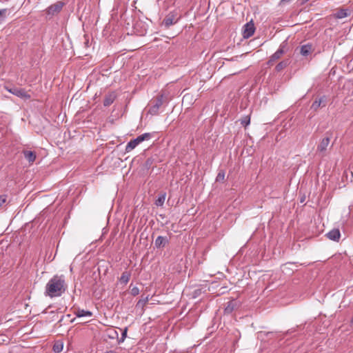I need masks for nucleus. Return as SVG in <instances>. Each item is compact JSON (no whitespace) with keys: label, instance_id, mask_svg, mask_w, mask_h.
Instances as JSON below:
<instances>
[{"label":"nucleus","instance_id":"f257e3e1","mask_svg":"<svg viewBox=\"0 0 353 353\" xmlns=\"http://www.w3.org/2000/svg\"><path fill=\"white\" fill-rule=\"evenodd\" d=\"M67 284L63 275H54L46 285L45 295L50 298L59 297L66 290Z\"/></svg>","mask_w":353,"mask_h":353},{"label":"nucleus","instance_id":"f03ea898","mask_svg":"<svg viewBox=\"0 0 353 353\" xmlns=\"http://www.w3.org/2000/svg\"><path fill=\"white\" fill-rule=\"evenodd\" d=\"M181 18V14L178 10H174L170 12L165 17L162 22V26L168 28L170 26L176 23Z\"/></svg>","mask_w":353,"mask_h":353},{"label":"nucleus","instance_id":"7ed1b4c3","mask_svg":"<svg viewBox=\"0 0 353 353\" xmlns=\"http://www.w3.org/2000/svg\"><path fill=\"white\" fill-rule=\"evenodd\" d=\"M64 3L62 1H57L50 6L46 10V17L52 19L54 16L58 14L62 10Z\"/></svg>","mask_w":353,"mask_h":353},{"label":"nucleus","instance_id":"20e7f679","mask_svg":"<svg viewBox=\"0 0 353 353\" xmlns=\"http://www.w3.org/2000/svg\"><path fill=\"white\" fill-rule=\"evenodd\" d=\"M166 98L167 97L165 92H163L157 97L154 103L150 108L149 112L151 114H157L159 112V108L163 104L165 100L168 99Z\"/></svg>","mask_w":353,"mask_h":353},{"label":"nucleus","instance_id":"39448f33","mask_svg":"<svg viewBox=\"0 0 353 353\" xmlns=\"http://www.w3.org/2000/svg\"><path fill=\"white\" fill-rule=\"evenodd\" d=\"M6 90L10 93L21 98L23 99H30L31 98L30 94H29L26 90L23 88H20L17 87H5Z\"/></svg>","mask_w":353,"mask_h":353},{"label":"nucleus","instance_id":"423d86ee","mask_svg":"<svg viewBox=\"0 0 353 353\" xmlns=\"http://www.w3.org/2000/svg\"><path fill=\"white\" fill-rule=\"evenodd\" d=\"M330 142V139L329 137L323 138L317 145L316 152L319 153L321 156H324L325 152L329 147Z\"/></svg>","mask_w":353,"mask_h":353},{"label":"nucleus","instance_id":"0eeeda50","mask_svg":"<svg viewBox=\"0 0 353 353\" xmlns=\"http://www.w3.org/2000/svg\"><path fill=\"white\" fill-rule=\"evenodd\" d=\"M327 97L323 95L319 99L314 100L311 105V109H312L314 111H316L320 107H325L327 104Z\"/></svg>","mask_w":353,"mask_h":353},{"label":"nucleus","instance_id":"6e6552de","mask_svg":"<svg viewBox=\"0 0 353 353\" xmlns=\"http://www.w3.org/2000/svg\"><path fill=\"white\" fill-rule=\"evenodd\" d=\"M314 50V47L312 43H307L300 47V54L303 57H307Z\"/></svg>","mask_w":353,"mask_h":353},{"label":"nucleus","instance_id":"1a4fd4ad","mask_svg":"<svg viewBox=\"0 0 353 353\" xmlns=\"http://www.w3.org/2000/svg\"><path fill=\"white\" fill-rule=\"evenodd\" d=\"M254 30L255 29L253 23H247L246 24H245L243 30V37L249 38L251 36H252L254 32Z\"/></svg>","mask_w":353,"mask_h":353},{"label":"nucleus","instance_id":"9d476101","mask_svg":"<svg viewBox=\"0 0 353 353\" xmlns=\"http://www.w3.org/2000/svg\"><path fill=\"white\" fill-rule=\"evenodd\" d=\"M168 243L169 240L166 236H159L154 241V245L157 248H163Z\"/></svg>","mask_w":353,"mask_h":353},{"label":"nucleus","instance_id":"9b49d317","mask_svg":"<svg viewBox=\"0 0 353 353\" xmlns=\"http://www.w3.org/2000/svg\"><path fill=\"white\" fill-rule=\"evenodd\" d=\"M326 236L329 239L338 242L341 237V233L339 229H333L327 233Z\"/></svg>","mask_w":353,"mask_h":353},{"label":"nucleus","instance_id":"f8f14e48","mask_svg":"<svg viewBox=\"0 0 353 353\" xmlns=\"http://www.w3.org/2000/svg\"><path fill=\"white\" fill-rule=\"evenodd\" d=\"M74 314L77 317H91L92 312L89 310H85L83 309L77 308L74 310Z\"/></svg>","mask_w":353,"mask_h":353},{"label":"nucleus","instance_id":"ddd939ff","mask_svg":"<svg viewBox=\"0 0 353 353\" xmlns=\"http://www.w3.org/2000/svg\"><path fill=\"white\" fill-rule=\"evenodd\" d=\"M284 53V51L282 48H279L270 58L268 61V64H272L274 61L281 58V57Z\"/></svg>","mask_w":353,"mask_h":353},{"label":"nucleus","instance_id":"4468645a","mask_svg":"<svg viewBox=\"0 0 353 353\" xmlns=\"http://www.w3.org/2000/svg\"><path fill=\"white\" fill-rule=\"evenodd\" d=\"M139 143H140V141L137 138L131 140L130 141H129L127 143V145L125 146V152H130L133 149H134Z\"/></svg>","mask_w":353,"mask_h":353},{"label":"nucleus","instance_id":"2eb2a0df","mask_svg":"<svg viewBox=\"0 0 353 353\" xmlns=\"http://www.w3.org/2000/svg\"><path fill=\"white\" fill-rule=\"evenodd\" d=\"M115 98H116V95L114 92L109 93L108 94L105 95L104 100H103V105L104 106L110 105L114 102Z\"/></svg>","mask_w":353,"mask_h":353},{"label":"nucleus","instance_id":"dca6fc26","mask_svg":"<svg viewBox=\"0 0 353 353\" xmlns=\"http://www.w3.org/2000/svg\"><path fill=\"white\" fill-rule=\"evenodd\" d=\"M24 157L29 163H33L36 159V153L32 151H23Z\"/></svg>","mask_w":353,"mask_h":353},{"label":"nucleus","instance_id":"f3484780","mask_svg":"<svg viewBox=\"0 0 353 353\" xmlns=\"http://www.w3.org/2000/svg\"><path fill=\"white\" fill-rule=\"evenodd\" d=\"M350 13L351 12L348 9H341L334 14V16L337 19H343L350 16Z\"/></svg>","mask_w":353,"mask_h":353},{"label":"nucleus","instance_id":"a211bd4d","mask_svg":"<svg viewBox=\"0 0 353 353\" xmlns=\"http://www.w3.org/2000/svg\"><path fill=\"white\" fill-rule=\"evenodd\" d=\"M154 135V133L152 132V133H150V132H146V133H143L139 136H138L137 137V139L140 141V143L144 141H148L150 139H151Z\"/></svg>","mask_w":353,"mask_h":353},{"label":"nucleus","instance_id":"6ab92c4d","mask_svg":"<svg viewBox=\"0 0 353 353\" xmlns=\"http://www.w3.org/2000/svg\"><path fill=\"white\" fill-rule=\"evenodd\" d=\"M131 276V273L128 271H125L122 273L121 277L119 278V281L121 283L127 284L130 281Z\"/></svg>","mask_w":353,"mask_h":353},{"label":"nucleus","instance_id":"aec40b11","mask_svg":"<svg viewBox=\"0 0 353 353\" xmlns=\"http://www.w3.org/2000/svg\"><path fill=\"white\" fill-rule=\"evenodd\" d=\"M236 306L237 303L235 301H229L225 308V313H231L236 307Z\"/></svg>","mask_w":353,"mask_h":353},{"label":"nucleus","instance_id":"412c9836","mask_svg":"<svg viewBox=\"0 0 353 353\" xmlns=\"http://www.w3.org/2000/svg\"><path fill=\"white\" fill-rule=\"evenodd\" d=\"M63 344L62 342H56L53 345V351L56 353H59L63 350Z\"/></svg>","mask_w":353,"mask_h":353},{"label":"nucleus","instance_id":"4be33fe9","mask_svg":"<svg viewBox=\"0 0 353 353\" xmlns=\"http://www.w3.org/2000/svg\"><path fill=\"white\" fill-rule=\"evenodd\" d=\"M288 63V61H281L279 62L276 65V70L277 72H280L282 70H283L285 68L287 67Z\"/></svg>","mask_w":353,"mask_h":353},{"label":"nucleus","instance_id":"5701e85b","mask_svg":"<svg viewBox=\"0 0 353 353\" xmlns=\"http://www.w3.org/2000/svg\"><path fill=\"white\" fill-rule=\"evenodd\" d=\"M8 13V9L0 10V23H1L2 21H3L6 19Z\"/></svg>","mask_w":353,"mask_h":353},{"label":"nucleus","instance_id":"b1692460","mask_svg":"<svg viewBox=\"0 0 353 353\" xmlns=\"http://www.w3.org/2000/svg\"><path fill=\"white\" fill-rule=\"evenodd\" d=\"M127 332H128V328L127 327H125V328H124L123 330L122 334H121V337L119 339H118V343H123L125 341V339L127 337Z\"/></svg>","mask_w":353,"mask_h":353},{"label":"nucleus","instance_id":"393cba45","mask_svg":"<svg viewBox=\"0 0 353 353\" xmlns=\"http://www.w3.org/2000/svg\"><path fill=\"white\" fill-rule=\"evenodd\" d=\"M224 179H225V172L223 170H221V171H219V172L218 173V174L216 176V181L219 182V181H223Z\"/></svg>","mask_w":353,"mask_h":353},{"label":"nucleus","instance_id":"a878e982","mask_svg":"<svg viewBox=\"0 0 353 353\" xmlns=\"http://www.w3.org/2000/svg\"><path fill=\"white\" fill-rule=\"evenodd\" d=\"M250 123V117L249 116H246L244 118L241 119V123L243 126L246 127Z\"/></svg>","mask_w":353,"mask_h":353},{"label":"nucleus","instance_id":"bb28decb","mask_svg":"<svg viewBox=\"0 0 353 353\" xmlns=\"http://www.w3.org/2000/svg\"><path fill=\"white\" fill-rule=\"evenodd\" d=\"M165 195H162L158 198V199L156 201V205L158 206H161L163 204L165 201Z\"/></svg>","mask_w":353,"mask_h":353},{"label":"nucleus","instance_id":"cd10ccee","mask_svg":"<svg viewBox=\"0 0 353 353\" xmlns=\"http://www.w3.org/2000/svg\"><path fill=\"white\" fill-rule=\"evenodd\" d=\"M130 293L132 296H137L139 294V289L137 287L134 286L131 288Z\"/></svg>","mask_w":353,"mask_h":353},{"label":"nucleus","instance_id":"c85d7f7f","mask_svg":"<svg viewBox=\"0 0 353 353\" xmlns=\"http://www.w3.org/2000/svg\"><path fill=\"white\" fill-rule=\"evenodd\" d=\"M148 301V297H145V299H140V300L139 301V302L137 303V305H145Z\"/></svg>","mask_w":353,"mask_h":353},{"label":"nucleus","instance_id":"c756f323","mask_svg":"<svg viewBox=\"0 0 353 353\" xmlns=\"http://www.w3.org/2000/svg\"><path fill=\"white\" fill-rule=\"evenodd\" d=\"M6 201V195H0V207Z\"/></svg>","mask_w":353,"mask_h":353},{"label":"nucleus","instance_id":"7c9ffc66","mask_svg":"<svg viewBox=\"0 0 353 353\" xmlns=\"http://www.w3.org/2000/svg\"><path fill=\"white\" fill-rule=\"evenodd\" d=\"M114 335H115L116 336H118V333H117V331H114Z\"/></svg>","mask_w":353,"mask_h":353}]
</instances>
